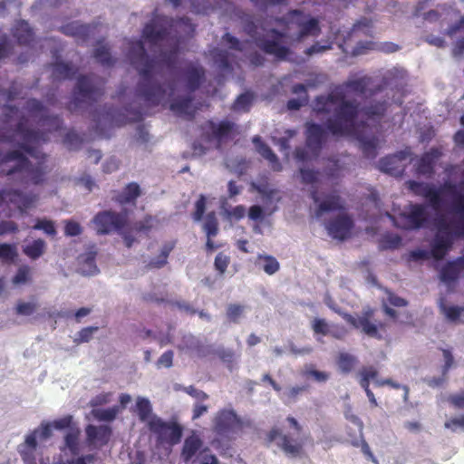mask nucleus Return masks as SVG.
I'll return each instance as SVG.
<instances>
[{
  "instance_id": "f257e3e1",
  "label": "nucleus",
  "mask_w": 464,
  "mask_h": 464,
  "mask_svg": "<svg viewBox=\"0 0 464 464\" xmlns=\"http://www.w3.org/2000/svg\"><path fill=\"white\" fill-rule=\"evenodd\" d=\"M365 86L366 80L360 79L337 87L329 96L318 98L314 110L318 113H332L326 122L331 133L357 139L364 153L374 157L381 141L373 135L372 125L377 122L385 109L382 104L371 103V106L358 110L357 104H353V96L362 97ZM353 102L357 103V100Z\"/></svg>"
},
{
  "instance_id": "f03ea898",
  "label": "nucleus",
  "mask_w": 464,
  "mask_h": 464,
  "mask_svg": "<svg viewBox=\"0 0 464 464\" xmlns=\"http://www.w3.org/2000/svg\"><path fill=\"white\" fill-rule=\"evenodd\" d=\"M410 188L415 194L426 198L439 217L431 254L440 259L449 249L453 237L464 236V194L451 185L437 189L429 184L411 182Z\"/></svg>"
},
{
  "instance_id": "7ed1b4c3",
  "label": "nucleus",
  "mask_w": 464,
  "mask_h": 464,
  "mask_svg": "<svg viewBox=\"0 0 464 464\" xmlns=\"http://www.w3.org/2000/svg\"><path fill=\"white\" fill-rule=\"evenodd\" d=\"M320 28L316 19L298 11H292L282 19L266 21L256 26L254 38L264 52L285 58L288 46L308 36H317Z\"/></svg>"
},
{
  "instance_id": "20e7f679",
  "label": "nucleus",
  "mask_w": 464,
  "mask_h": 464,
  "mask_svg": "<svg viewBox=\"0 0 464 464\" xmlns=\"http://www.w3.org/2000/svg\"><path fill=\"white\" fill-rule=\"evenodd\" d=\"M86 440L80 441L81 430L79 428H71L63 439V446L53 464H91L94 460L92 454L81 455L85 448L89 450L100 449L105 445L111 437V429L108 426L88 425L85 429Z\"/></svg>"
},
{
  "instance_id": "39448f33",
  "label": "nucleus",
  "mask_w": 464,
  "mask_h": 464,
  "mask_svg": "<svg viewBox=\"0 0 464 464\" xmlns=\"http://www.w3.org/2000/svg\"><path fill=\"white\" fill-rule=\"evenodd\" d=\"M72 416L71 415L63 416L53 421H42L36 429L27 434L24 443L20 446L19 450L25 464H34L32 462V455L36 450L38 442H45L49 440L53 436L54 430H70L72 428Z\"/></svg>"
},
{
  "instance_id": "423d86ee",
  "label": "nucleus",
  "mask_w": 464,
  "mask_h": 464,
  "mask_svg": "<svg viewBox=\"0 0 464 464\" xmlns=\"http://www.w3.org/2000/svg\"><path fill=\"white\" fill-rule=\"evenodd\" d=\"M193 32V26L188 19H182L169 24L164 18L153 21L146 25L143 31V38L150 44H157L160 42L173 41L178 35H188Z\"/></svg>"
},
{
  "instance_id": "0eeeda50",
  "label": "nucleus",
  "mask_w": 464,
  "mask_h": 464,
  "mask_svg": "<svg viewBox=\"0 0 464 464\" xmlns=\"http://www.w3.org/2000/svg\"><path fill=\"white\" fill-rule=\"evenodd\" d=\"M300 175L303 183L311 186L310 192L314 202V215L316 218H321L325 213L339 209L342 207L340 198L334 195L320 198L318 188L321 187V175L319 173L302 168L300 169Z\"/></svg>"
},
{
  "instance_id": "6e6552de",
  "label": "nucleus",
  "mask_w": 464,
  "mask_h": 464,
  "mask_svg": "<svg viewBox=\"0 0 464 464\" xmlns=\"http://www.w3.org/2000/svg\"><path fill=\"white\" fill-rule=\"evenodd\" d=\"M177 87L168 86L166 89L161 87L152 88L144 93L146 100L153 105L161 104L165 106L169 104V109L179 115L190 116L194 110L191 106V102L188 99L176 100L172 97L175 95Z\"/></svg>"
},
{
  "instance_id": "1a4fd4ad",
  "label": "nucleus",
  "mask_w": 464,
  "mask_h": 464,
  "mask_svg": "<svg viewBox=\"0 0 464 464\" xmlns=\"http://www.w3.org/2000/svg\"><path fill=\"white\" fill-rule=\"evenodd\" d=\"M128 44L130 45L128 54L130 60L137 66L145 80H148L158 69H161V63L167 66L170 63V54L162 53L159 62L149 61L148 57L145 56L144 47L140 42H130Z\"/></svg>"
},
{
  "instance_id": "9d476101",
  "label": "nucleus",
  "mask_w": 464,
  "mask_h": 464,
  "mask_svg": "<svg viewBox=\"0 0 464 464\" xmlns=\"http://www.w3.org/2000/svg\"><path fill=\"white\" fill-rule=\"evenodd\" d=\"M260 195V201L264 207L254 205L249 208L248 217L254 221L262 220L265 217L272 215L276 209V203L280 199L279 192L267 183L252 184Z\"/></svg>"
},
{
  "instance_id": "9b49d317",
  "label": "nucleus",
  "mask_w": 464,
  "mask_h": 464,
  "mask_svg": "<svg viewBox=\"0 0 464 464\" xmlns=\"http://www.w3.org/2000/svg\"><path fill=\"white\" fill-rule=\"evenodd\" d=\"M181 457L186 462L218 464L217 458L210 453L207 447H204L202 440L195 432L185 440Z\"/></svg>"
},
{
  "instance_id": "f8f14e48",
  "label": "nucleus",
  "mask_w": 464,
  "mask_h": 464,
  "mask_svg": "<svg viewBox=\"0 0 464 464\" xmlns=\"http://www.w3.org/2000/svg\"><path fill=\"white\" fill-rule=\"evenodd\" d=\"M156 436L157 443L166 449L179 442L182 429L174 421H164L159 418L150 428Z\"/></svg>"
},
{
  "instance_id": "ddd939ff",
  "label": "nucleus",
  "mask_w": 464,
  "mask_h": 464,
  "mask_svg": "<svg viewBox=\"0 0 464 464\" xmlns=\"http://www.w3.org/2000/svg\"><path fill=\"white\" fill-rule=\"evenodd\" d=\"M5 163L10 166V169L7 170V174H11L15 171H23L26 174V177L31 179L34 183L41 181L42 167H34L33 162L26 158L23 152L14 151L10 153L5 159Z\"/></svg>"
},
{
  "instance_id": "4468645a",
  "label": "nucleus",
  "mask_w": 464,
  "mask_h": 464,
  "mask_svg": "<svg viewBox=\"0 0 464 464\" xmlns=\"http://www.w3.org/2000/svg\"><path fill=\"white\" fill-rule=\"evenodd\" d=\"M388 218L392 219V222L398 227L414 229L421 227L426 221L427 211L420 205H410L398 218H392L390 215H388Z\"/></svg>"
},
{
  "instance_id": "2eb2a0df",
  "label": "nucleus",
  "mask_w": 464,
  "mask_h": 464,
  "mask_svg": "<svg viewBox=\"0 0 464 464\" xmlns=\"http://www.w3.org/2000/svg\"><path fill=\"white\" fill-rule=\"evenodd\" d=\"M242 421L233 411L224 410L215 419V430L220 436L229 440L235 438L242 429Z\"/></svg>"
},
{
  "instance_id": "dca6fc26",
  "label": "nucleus",
  "mask_w": 464,
  "mask_h": 464,
  "mask_svg": "<svg viewBox=\"0 0 464 464\" xmlns=\"http://www.w3.org/2000/svg\"><path fill=\"white\" fill-rule=\"evenodd\" d=\"M37 200L36 196L24 195L18 191H5L0 193V212H4L3 206L13 205L20 212H24L33 208Z\"/></svg>"
},
{
  "instance_id": "f3484780",
  "label": "nucleus",
  "mask_w": 464,
  "mask_h": 464,
  "mask_svg": "<svg viewBox=\"0 0 464 464\" xmlns=\"http://www.w3.org/2000/svg\"><path fill=\"white\" fill-rule=\"evenodd\" d=\"M407 160H411L409 150L382 159L379 163V168L382 171L397 177L402 174Z\"/></svg>"
},
{
  "instance_id": "a211bd4d",
  "label": "nucleus",
  "mask_w": 464,
  "mask_h": 464,
  "mask_svg": "<svg viewBox=\"0 0 464 464\" xmlns=\"http://www.w3.org/2000/svg\"><path fill=\"white\" fill-rule=\"evenodd\" d=\"M268 440L271 442H275L289 457H296L301 452V442L287 437L277 429H274L269 432Z\"/></svg>"
},
{
  "instance_id": "6ab92c4d",
  "label": "nucleus",
  "mask_w": 464,
  "mask_h": 464,
  "mask_svg": "<svg viewBox=\"0 0 464 464\" xmlns=\"http://www.w3.org/2000/svg\"><path fill=\"white\" fill-rule=\"evenodd\" d=\"M122 223V217L111 212L100 213L93 219L94 229L99 234H106L120 229Z\"/></svg>"
},
{
  "instance_id": "aec40b11",
  "label": "nucleus",
  "mask_w": 464,
  "mask_h": 464,
  "mask_svg": "<svg viewBox=\"0 0 464 464\" xmlns=\"http://www.w3.org/2000/svg\"><path fill=\"white\" fill-rule=\"evenodd\" d=\"M352 225V220L343 211H341L338 213L335 219L326 225V229L333 237L344 239L351 233Z\"/></svg>"
},
{
  "instance_id": "412c9836",
  "label": "nucleus",
  "mask_w": 464,
  "mask_h": 464,
  "mask_svg": "<svg viewBox=\"0 0 464 464\" xmlns=\"http://www.w3.org/2000/svg\"><path fill=\"white\" fill-rule=\"evenodd\" d=\"M372 311L368 310L363 313V315L359 318H354L352 315L343 314V317L346 319L348 323H350L353 327L362 329V331L371 337L378 336V329L377 325L371 322Z\"/></svg>"
},
{
  "instance_id": "4be33fe9",
  "label": "nucleus",
  "mask_w": 464,
  "mask_h": 464,
  "mask_svg": "<svg viewBox=\"0 0 464 464\" xmlns=\"http://www.w3.org/2000/svg\"><path fill=\"white\" fill-rule=\"evenodd\" d=\"M133 411L137 413L140 421L150 428L159 417L152 411V405L148 398L138 396Z\"/></svg>"
},
{
  "instance_id": "5701e85b",
  "label": "nucleus",
  "mask_w": 464,
  "mask_h": 464,
  "mask_svg": "<svg viewBox=\"0 0 464 464\" xmlns=\"http://www.w3.org/2000/svg\"><path fill=\"white\" fill-rule=\"evenodd\" d=\"M233 130V124L228 121L219 123L209 122L208 125V132H211V143L215 147H218L220 142L227 138Z\"/></svg>"
},
{
  "instance_id": "b1692460",
  "label": "nucleus",
  "mask_w": 464,
  "mask_h": 464,
  "mask_svg": "<svg viewBox=\"0 0 464 464\" xmlns=\"http://www.w3.org/2000/svg\"><path fill=\"white\" fill-rule=\"evenodd\" d=\"M15 140H20L21 148L26 152L31 158L37 159L36 151L34 150L31 143H38L36 133L29 130H24L22 128L15 134Z\"/></svg>"
},
{
  "instance_id": "393cba45",
  "label": "nucleus",
  "mask_w": 464,
  "mask_h": 464,
  "mask_svg": "<svg viewBox=\"0 0 464 464\" xmlns=\"http://www.w3.org/2000/svg\"><path fill=\"white\" fill-rule=\"evenodd\" d=\"M324 137V129L317 124H308L307 126V147L312 151L313 156L320 147L321 141Z\"/></svg>"
},
{
  "instance_id": "a878e982",
  "label": "nucleus",
  "mask_w": 464,
  "mask_h": 464,
  "mask_svg": "<svg viewBox=\"0 0 464 464\" xmlns=\"http://www.w3.org/2000/svg\"><path fill=\"white\" fill-rule=\"evenodd\" d=\"M253 142L258 153L268 160L271 168L274 170L279 171L282 169L281 164L279 163L277 157L276 156L275 153H273V151L270 150L268 146L262 143L258 137L254 138Z\"/></svg>"
},
{
  "instance_id": "bb28decb",
  "label": "nucleus",
  "mask_w": 464,
  "mask_h": 464,
  "mask_svg": "<svg viewBox=\"0 0 464 464\" xmlns=\"http://www.w3.org/2000/svg\"><path fill=\"white\" fill-rule=\"evenodd\" d=\"M79 96L82 100H93L100 94V89L94 88L92 80L90 77L79 79L77 83Z\"/></svg>"
},
{
  "instance_id": "cd10ccee",
  "label": "nucleus",
  "mask_w": 464,
  "mask_h": 464,
  "mask_svg": "<svg viewBox=\"0 0 464 464\" xmlns=\"http://www.w3.org/2000/svg\"><path fill=\"white\" fill-rule=\"evenodd\" d=\"M312 327L315 334L322 335H334L337 338H340L343 335V332H338L334 329L333 325H330L323 319H314L313 321Z\"/></svg>"
},
{
  "instance_id": "c85d7f7f",
  "label": "nucleus",
  "mask_w": 464,
  "mask_h": 464,
  "mask_svg": "<svg viewBox=\"0 0 464 464\" xmlns=\"http://www.w3.org/2000/svg\"><path fill=\"white\" fill-rule=\"evenodd\" d=\"M120 413V407L115 405L107 409L96 408L91 411L94 419L101 421H111Z\"/></svg>"
},
{
  "instance_id": "c756f323",
  "label": "nucleus",
  "mask_w": 464,
  "mask_h": 464,
  "mask_svg": "<svg viewBox=\"0 0 464 464\" xmlns=\"http://www.w3.org/2000/svg\"><path fill=\"white\" fill-rule=\"evenodd\" d=\"M45 246L44 240L36 239L24 246V253L31 259H37L44 253Z\"/></svg>"
},
{
  "instance_id": "7c9ffc66",
  "label": "nucleus",
  "mask_w": 464,
  "mask_h": 464,
  "mask_svg": "<svg viewBox=\"0 0 464 464\" xmlns=\"http://www.w3.org/2000/svg\"><path fill=\"white\" fill-rule=\"evenodd\" d=\"M14 36L20 44H29L33 36L29 24L24 21L18 22L14 28Z\"/></svg>"
},
{
  "instance_id": "2f4dec72",
  "label": "nucleus",
  "mask_w": 464,
  "mask_h": 464,
  "mask_svg": "<svg viewBox=\"0 0 464 464\" xmlns=\"http://www.w3.org/2000/svg\"><path fill=\"white\" fill-rule=\"evenodd\" d=\"M383 306L385 313L389 314L392 317H395L396 314L395 311H393L392 308L388 306V304L393 306H404L406 304V302L404 299L398 297L394 295L392 293L386 291L385 292V297H383Z\"/></svg>"
},
{
  "instance_id": "473e14b6",
  "label": "nucleus",
  "mask_w": 464,
  "mask_h": 464,
  "mask_svg": "<svg viewBox=\"0 0 464 464\" xmlns=\"http://www.w3.org/2000/svg\"><path fill=\"white\" fill-rule=\"evenodd\" d=\"M140 194V187L136 183L129 184L119 196L118 200L121 204L133 202Z\"/></svg>"
},
{
  "instance_id": "72a5a7b5",
  "label": "nucleus",
  "mask_w": 464,
  "mask_h": 464,
  "mask_svg": "<svg viewBox=\"0 0 464 464\" xmlns=\"http://www.w3.org/2000/svg\"><path fill=\"white\" fill-rule=\"evenodd\" d=\"M258 264L262 266L263 270L268 274L273 275L278 271L280 266L278 261L272 256L259 255Z\"/></svg>"
},
{
  "instance_id": "f704fd0d",
  "label": "nucleus",
  "mask_w": 464,
  "mask_h": 464,
  "mask_svg": "<svg viewBox=\"0 0 464 464\" xmlns=\"http://www.w3.org/2000/svg\"><path fill=\"white\" fill-rule=\"evenodd\" d=\"M372 22L367 18H363L358 21L350 33L349 37H359L362 34L369 35L372 34Z\"/></svg>"
},
{
  "instance_id": "c9c22d12",
  "label": "nucleus",
  "mask_w": 464,
  "mask_h": 464,
  "mask_svg": "<svg viewBox=\"0 0 464 464\" xmlns=\"http://www.w3.org/2000/svg\"><path fill=\"white\" fill-rule=\"evenodd\" d=\"M293 92L295 93H301L302 96H300L298 99L290 100L287 103V106L290 110H297L307 101L305 87L304 84H297L294 87Z\"/></svg>"
},
{
  "instance_id": "e433bc0d",
  "label": "nucleus",
  "mask_w": 464,
  "mask_h": 464,
  "mask_svg": "<svg viewBox=\"0 0 464 464\" xmlns=\"http://www.w3.org/2000/svg\"><path fill=\"white\" fill-rule=\"evenodd\" d=\"M440 156V153L438 150H432L427 154H425L421 160L420 163L419 165V171L426 174L429 173L432 169V163L435 159H438Z\"/></svg>"
},
{
  "instance_id": "4c0bfd02",
  "label": "nucleus",
  "mask_w": 464,
  "mask_h": 464,
  "mask_svg": "<svg viewBox=\"0 0 464 464\" xmlns=\"http://www.w3.org/2000/svg\"><path fill=\"white\" fill-rule=\"evenodd\" d=\"M356 364V359L354 356L342 353L338 358V367L343 372H349Z\"/></svg>"
},
{
  "instance_id": "58836bf2",
  "label": "nucleus",
  "mask_w": 464,
  "mask_h": 464,
  "mask_svg": "<svg viewBox=\"0 0 464 464\" xmlns=\"http://www.w3.org/2000/svg\"><path fill=\"white\" fill-rule=\"evenodd\" d=\"M440 308L445 314V316L451 322H458L461 319V314L464 312V308L459 306H446L444 304L440 305Z\"/></svg>"
},
{
  "instance_id": "ea45409f",
  "label": "nucleus",
  "mask_w": 464,
  "mask_h": 464,
  "mask_svg": "<svg viewBox=\"0 0 464 464\" xmlns=\"http://www.w3.org/2000/svg\"><path fill=\"white\" fill-rule=\"evenodd\" d=\"M203 228L208 237H211L217 235L218 222L214 213H210L207 216L204 221Z\"/></svg>"
},
{
  "instance_id": "a19ab883",
  "label": "nucleus",
  "mask_w": 464,
  "mask_h": 464,
  "mask_svg": "<svg viewBox=\"0 0 464 464\" xmlns=\"http://www.w3.org/2000/svg\"><path fill=\"white\" fill-rule=\"evenodd\" d=\"M458 274V265L450 264L442 269L440 273V278L442 281L450 284L451 281H454L457 278Z\"/></svg>"
},
{
  "instance_id": "79ce46f5",
  "label": "nucleus",
  "mask_w": 464,
  "mask_h": 464,
  "mask_svg": "<svg viewBox=\"0 0 464 464\" xmlns=\"http://www.w3.org/2000/svg\"><path fill=\"white\" fill-rule=\"evenodd\" d=\"M202 77V70L201 68H193L191 72L188 75V83L187 88L189 91L195 90L201 80Z\"/></svg>"
},
{
  "instance_id": "37998d69",
  "label": "nucleus",
  "mask_w": 464,
  "mask_h": 464,
  "mask_svg": "<svg viewBox=\"0 0 464 464\" xmlns=\"http://www.w3.org/2000/svg\"><path fill=\"white\" fill-rule=\"evenodd\" d=\"M246 306L232 304L227 309V317L234 322H237L241 317L246 315Z\"/></svg>"
},
{
  "instance_id": "c03bdc74",
  "label": "nucleus",
  "mask_w": 464,
  "mask_h": 464,
  "mask_svg": "<svg viewBox=\"0 0 464 464\" xmlns=\"http://www.w3.org/2000/svg\"><path fill=\"white\" fill-rule=\"evenodd\" d=\"M17 255L16 246L14 245H0V259L3 261H12Z\"/></svg>"
},
{
  "instance_id": "a18cd8bd",
  "label": "nucleus",
  "mask_w": 464,
  "mask_h": 464,
  "mask_svg": "<svg viewBox=\"0 0 464 464\" xmlns=\"http://www.w3.org/2000/svg\"><path fill=\"white\" fill-rule=\"evenodd\" d=\"M303 373L308 377H312L318 382H324L329 378V374L327 372L315 370L312 366H306L304 369Z\"/></svg>"
},
{
  "instance_id": "49530a36",
  "label": "nucleus",
  "mask_w": 464,
  "mask_h": 464,
  "mask_svg": "<svg viewBox=\"0 0 464 464\" xmlns=\"http://www.w3.org/2000/svg\"><path fill=\"white\" fill-rule=\"evenodd\" d=\"M112 398L113 393L111 392H101L91 400L90 404L96 409L99 406L110 403Z\"/></svg>"
},
{
  "instance_id": "de8ad7c7",
  "label": "nucleus",
  "mask_w": 464,
  "mask_h": 464,
  "mask_svg": "<svg viewBox=\"0 0 464 464\" xmlns=\"http://www.w3.org/2000/svg\"><path fill=\"white\" fill-rule=\"evenodd\" d=\"M95 58L104 65H109L111 62V57L109 53L108 47L105 44H99L95 50Z\"/></svg>"
},
{
  "instance_id": "09e8293b",
  "label": "nucleus",
  "mask_w": 464,
  "mask_h": 464,
  "mask_svg": "<svg viewBox=\"0 0 464 464\" xmlns=\"http://www.w3.org/2000/svg\"><path fill=\"white\" fill-rule=\"evenodd\" d=\"M37 308V305L34 302H19L16 304V314L20 315L28 316L33 314Z\"/></svg>"
},
{
  "instance_id": "8fccbe9b",
  "label": "nucleus",
  "mask_w": 464,
  "mask_h": 464,
  "mask_svg": "<svg viewBox=\"0 0 464 464\" xmlns=\"http://www.w3.org/2000/svg\"><path fill=\"white\" fill-rule=\"evenodd\" d=\"M224 215L229 220H239L246 215V208L243 206H237L231 210L227 209L224 206L222 207Z\"/></svg>"
},
{
  "instance_id": "3c124183",
  "label": "nucleus",
  "mask_w": 464,
  "mask_h": 464,
  "mask_svg": "<svg viewBox=\"0 0 464 464\" xmlns=\"http://www.w3.org/2000/svg\"><path fill=\"white\" fill-rule=\"evenodd\" d=\"M53 73L58 78H70L73 74L72 67L63 63L54 64Z\"/></svg>"
},
{
  "instance_id": "603ef678",
  "label": "nucleus",
  "mask_w": 464,
  "mask_h": 464,
  "mask_svg": "<svg viewBox=\"0 0 464 464\" xmlns=\"http://www.w3.org/2000/svg\"><path fill=\"white\" fill-rule=\"evenodd\" d=\"M80 271L85 276H93L97 273L98 270L93 256H88L85 258L84 263L80 267Z\"/></svg>"
},
{
  "instance_id": "864d4df0",
  "label": "nucleus",
  "mask_w": 464,
  "mask_h": 464,
  "mask_svg": "<svg viewBox=\"0 0 464 464\" xmlns=\"http://www.w3.org/2000/svg\"><path fill=\"white\" fill-rule=\"evenodd\" d=\"M31 270L28 266H22L13 278V284L15 285H24L30 278Z\"/></svg>"
},
{
  "instance_id": "5fc2aeb1",
  "label": "nucleus",
  "mask_w": 464,
  "mask_h": 464,
  "mask_svg": "<svg viewBox=\"0 0 464 464\" xmlns=\"http://www.w3.org/2000/svg\"><path fill=\"white\" fill-rule=\"evenodd\" d=\"M34 229L43 230L45 234L54 236L56 234L53 223L47 219H38L34 226Z\"/></svg>"
},
{
  "instance_id": "6e6d98bb",
  "label": "nucleus",
  "mask_w": 464,
  "mask_h": 464,
  "mask_svg": "<svg viewBox=\"0 0 464 464\" xmlns=\"http://www.w3.org/2000/svg\"><path fill=\"white\" fill-rule=\"evenodd\" d=\"M97 331H98V327H94V326L83 328L77 334L75 342H77V343L89 342L92 339V335Z\"/></svg>"
},
{
  "instance_id": "4d7b16f0",
  "label": "nucleus",
  "mask_w": 464,
  "mask_h": 464,
  "mask_svg": "<svg viewBox=\"0 0 464 464\" xmlns=\"http://www.w3.org/2000/svg\"><path fill=\"white\" fill-rule=\"evenodd\" d=\"M252 101V96L248 93L241 94L234 103V109L236 111H246L248 110Z\"/></svg>"
},
{
  "instance_id": "13d9d810",
  "label": "nucleus",
  "mask_w": 464,
  "mask_h": 464,
  "mask_svg": "<svg viewBox=\"0 0 464 464\" xmlns=\"http://www.w3.org/2000/svg\"><path fill=\"white\" fill-rule=\"evenodd\" d=\"M401 237L397 235L387 234L382 240V246L383 248H396L401 245Z\"/></svg>"
},
{
  "instance_id": "bf43d9fd",
  "label": "nucleus",
  "mask_w": 464,
  "mask_h": 464,
  "mask_svg": "<svg viewBox=\"0 0 464 464\" xmlns=\"http://www.w3.org/2000/svg\"><path fill=\"white\" fill-rule=\"evenodd\" d=\"M304 391V387L293 386L282 393V398L286 403L294 401L296 397Z\"/></svg>"
},
{
  "instance_id": "052dcab7",
  "label": "nucleus",
  "mask_w": 464,
  "mask_h": 464,
  "mask_svg": "<svg viewBox=\"0 0 464 464\" xmlns=\"http://www.w3.org/2000/svg\"><path fill=\"white\" fill-rule=\"evenodd\" d=\"M285 134H286L285 137H282V138H279V139H277L276 136H274L273 140L275 141L277 140V143L280 146V150L285 152V155L287 158L288 155H289V153H288L289 146L287 145V140H288V139L292 138L295 135V131L288 130L285 131Z\"/></svg>"
},
{
  "instance_id": "680f3d73",
  "label": "nucleus",
  "mask_w": 464,
  "mask_h": 464,
  "mask_svg": "<svg viewBox=\"0 0 464 464\" xmlns=\"http://www.w3.org/2000/svg\"><path fill=\"white\" fill-rule=\"evenodd\" d=\"M228 264V256L222 253H219L215 258V267L220 274H223L226 271Z\"/></svg>"
},
{
  "instance_id": "e2e57ef3",
  "label": "nucleus",
  "mask_w": 464,
  "mask_h": 464,
  "mask_svg": "<svg viewBox=\"0 0 464 464\" xmlns=\"http://www.w3.org/2000/svg\"><path fill=\"white\" fill-rule=\"evenodd\" d=\"M156 224L157 220L155 218L148 217L143 221H140L135 229L140 233H147L150 228L154 227Z\"/></svg>"
},
{
  "instance_id": "0e129e2a",
  "label": "nucleus",
  "mask_w": 464,
  "mask_h": 464,
  "mask_svg": "<svg viewBox=\"0 0 464 464\" xmlns=\"http://www.w3.org/2000/svg\"><path fill=\"white\" fill-rule=\"evenodd\" d=\"M445 428L453 431L463 429L464 430V416L453 418L445 422Z\"/></svg>"
},
{
  "instance_id": "69168bd1",
  "label": "nucleus",
  "mask_w": 464,
  "mask_h": 464,
  "mask_svg": "<svg viewBox=\"0 0 464 464\" xmlns=\"http://www.w3.org/2000/svg\"><path fill=\"white\" fill-rule=\"evenodd\" d=\"M173 361V353L171 351H167L158 360L159 367L169 368L172 365Z\"/></svg>"
},
{
  "instance_id": "338daca9",
  "label": "nucleus",
  "mask_w": 464,
  "mask_h": 464,
  "mask_svg": "<svg viewBox=\"0 0 464 464\" xmlns=\"http://www.w3.org/2000/svg\"><path fill=\"white\" fill-rule=\"evenodd\" d=\"M191 4V8L195 13H208V6L206 5L208 3V0H189Z\"/></svg>"
},
{
  "instance_id": "774afa93",
  "label": "nucleus",
  "mask_w": 464,
  "mask_h": 464,
  "mask_svg": "<svg viewBox=\"0 0 464 464\" xmlns=\"http://www.w3.org/2000/svg\"><path fill=\"white\" fill-rule=\"evenodd\" d=\"M449 401L456 408L464 409V392L450 396Z\"/></svg>"
}]
</instances>
